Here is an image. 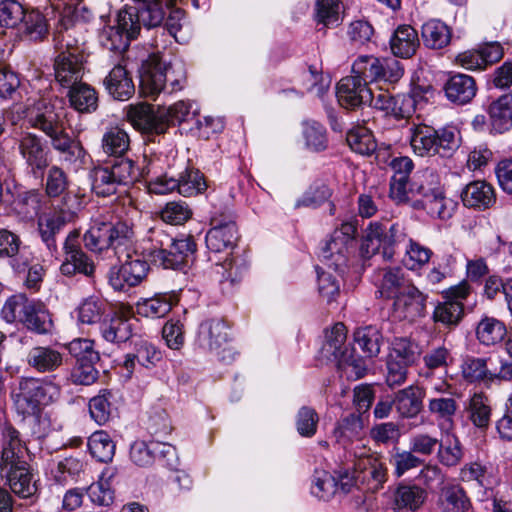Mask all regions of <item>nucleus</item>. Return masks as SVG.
<instances>
[{"mask_svg":"<svg viewBox=\"0 0 512 512\" xmlns=\"http://www.w3.org/2000/svg\"><path fill=\"white\" fill-rule=\"evenodd\" d=\"M152 261L164 269L179 270L193 260L196 244L191 236L174 239L163 231L155 232Z\"/></svg>","mask_w":512,"mask_h":512,"instance_id":"6","label":"nucleus"},{"mask_svg":"<svg viewBox=\"0 0 512 512\" xmlns=\"http://www.w3.org/2000/svg\"><path fill=\"white\" fill-rule=\"evenodd\" d=\"M468 417L478 428H486L490 423L491 407L489 399L482 393H475L468 402Z\"/></svg>","mask_w":512,"mask_h":512,"instance_id":"49","label":"nucleus"},{"mask_svg":"<svg viewBox=\"0 0 512 512\" xmlns=\"http://www.w3.org/2000/svg\"><path fill=\"white\" fill-rule=\"evenodd\" d=\"M387 226L384 223L370 222L365 229L361 244V254L365 258L381 254L384 258V241H386Z\"/></svg>","mask_w":512,"mask_h":512,"instance_id":"36","label":"nucleus"},{"mask_svg":"<svg viewBox=\"0 0 512 512\" xmlns=\"http://www.w3.org/2000/svg\"><path fill=\"white\" fill-rule=\"evenodd\" d=\"M444 91L449 101L464 105L475 97L477 86L473 77L458 73L448 78Z\"/></svg>","mask_w":512,"mask_h":512,"instance_id":"23","label":"nucleus"},{"mask_svg":"<svg viewBox=\"0 0 512 512\" xmlns=\"http://www.w3.org/2000/svg\"><path fill=\"white\" fill-rule=\"evenodd\" d=\"M197 343L203 350L214 353L224 363L234 360L236 351L229 343L228 326L222 319L213 318L201 322Z\"/></svg>","mask_w":512,"mask_h":512,"instance_id":"9","label":"nucleus"},{"mask_svg":"<svg viewBox=\"0 0 512 512\" xmlns=\"http://www.w3.org/2000/svg\"><path fill=\"white\" fill-rule=\"evenodd\" d=\"M338 491V482L334 475L325 470H315L312 478L311 493L320 500L328 501Z\"/></svg>","mask_w":512,"mask_h":512,"instance_id":"52","label":"nucleus"},{"mask_svg":"<svg viewBox=\"0 0 512 512\" xmlns=\"http://www.w3.org/2000/svg\"><path fill=\"white\" fill-rule=\"evenodd\" d=\"M462 373L470 382L498 380L497 373H492L488 369V361L483 358H467L462 365Z\"/></svg>","mask_w":512,"mask_h":512,"instance_id":"54","label":"nucleus"},{"mask_svg":"<svg viewBox=\"0 0 512 512\" xmlns=\"http://www.w3.org/2000/svg\"><path fill=\"white\" fill-rule=\"evenodd\" d=\"M426 296L413 284L394 298V312L401 319L414 321L426 311Z\"/></svg>","mask_w":512,"mask_h":512,"instance_id":"18","label":"nucleus"},{"mask_svg":"<svg viewBox=\"0 0 512 512\" xmlns=\"http://www.w3.org/2000/svg\"><path fill=\"white\" fill-rule=\"evenodd\" d=\"M68 98L71 106L81 113H92L98 107V96L95 89L83 82L69 88Z\"/></svg>","mask_w":512,"mask_h":512,"instance_id":"39","label":"nucleus"},{"mask_svg":"<svg viewBox=\"0 0 512 512\" xmlns=\"http://www.w3.org/2000/svg\"><path fill=\"white\" fill-rule=\"evenodd\" d=\"M210 225L205 238L207 248L214 253L232 250L239 238L233 213L229 209L214 212Z\"/></svg>","mask_w":512,"mask_h":512,"instance_id":"10","label":"nucleus"},{"mask_svg":"<svg viewBox=\"0 0 512 512\" xmlns=\"http://www.w3.org/2000/svg\"><path fill=\"white\" fill-rule=\"evenodd\" d=\"M382 334L376 326H365L356 329L354 341L366 357H376L380 353Z\"/></svg>","mask_w":512,"mask_h":512,"instance_id":"46","label":"nucleus"},{"mask_svg":"<svg viewBox=\"0 0 512 512\" xmlns=\"http://www.w3.org/2000/svg\"><path fill=\"white\" fill-rule=\"evenodd\" d=\"M378 292L384 298H396L411 283L399 267L381 269L377 274Z\"/></svg>","mask_w":512,"mask_h":512,"instance_id":"27","label":"nucleus"},{"mask_svg":"<svg viewBox=\"0 0 512 512\" xmlns=\"http://www.w3.org/2000/svg\"><path fill=\"white\" fill-rule=\"evenodd\" d=\"M420 356V348L417 343L407 338H396L392 343V351L389 358L412 365Z\"/></svg>","mask_w":512,"mask_h":512,"instance_id":"61","label":"nucleus"},{"mask_svg":"<svg viewBox=\"0 0 512 512\" xmlns=\"http://www.w3.org/2000/svg\"><path fill=\"white\" fill-rule=\"evenodd\" d=\"M418 46L417 31L410 25H400L390 39L391 51L397 57H411L415 54Z\"/></svg>","mask_w":512,"mask_h":512,"instance_id":"33","label":"nucleus"},{"mask_svg":"<svg viewBox=\"0 0 512 512\" xmlns=\"http://www.w3.org/2000/svg\"><path fill=\"white\" fill-rule=\"evenodd\" d=\"M359 481L366 483L370 490L376 491L387 481L388 471L381 457L363 458L354 463Z\"/></svg>","mask_w":512,"mask_h":512,"instance_id":"21","label":"nucleus"},{"mask_svg":"<svg viewBox=\"0 0 512 512\" xmlns=\"http://www.w3.org/2000/svg\"><path fill=\"white\" fill-rule=\"evenodd\" d=\"M361 431L362 423L360 418L351 414L338 423L334 429V437L344 449H348L356 441H360Z\"/></svg>","mask_w":512,"mask_h":512,"instance_id":"45","label":"nucleus"},{"mask_svg":"<svg viewBox=\"0 0 512 512\" xmlns=\"http://www.w3.org/2000/svg\"><path fill=\"white\" fill-rule=\"evenodd\" d=\"M353 76L367 83L368 86L377 83L392 84L404 74V70L395 58L379 59L374 56H359L352 66Z\"/></svg>","mask_w":512,"mask_h":512,"instance_id":"8","label":"nucleus"},{"mask_svg":"<svg viewBox=\"0 0 512 512\" xmlns=\"http://www.w3.org/2000/svg\"><path fill=\"white\" fill-rule=\"evenodd\" d=\"M424 391L418 386H408L399 390L393 400L396 411L404 418L417 416L423 407Z\"/></svg>","mask_w":512,"mask_h":512,"instance_id":"29","label":"nucleus"},{"mask_svg":"<svg viewBox=\"0 0 512 512\" xmlns=\"http://www.w3.org/2000/svg\"><path fill=\"white\" fill-rule=\"evenodd\" d=\"M140 89L145 96L154 98L162 91L180 90L186 79L181 61H167L159 53L150 54L139 69Z\"/></svg>","mask_w":512,"mask_h":512,"instance_id":"3","label":"nucleus"},{"mask_svg":"<svg viewBox=\"0 0 512 512\" xmlns=\"http://www.w3.org/2000/svg\"><path fill=\"white\" fill-rule=\"evenodd\" d=\"M126 253V260L123 264L124 274L128 277L129 287L140 284L147 276L149 264L140 255H131L129 250Z\"/></svg>","mask_w":512,"mask_h":512,"instance_id":"58","label":"nucleus"},{"mask_svg":"<svg viewBox=\"0 0 512 512\" xmlns=\"http://www.w3.org/2000/svg\"><path fill=\"white\" fill-rule=\"evenodd\" d=\"M161 359V353L156 347L144 340L135 344V352L126 355L124 368L127 371V377H130L135 369L136 363L142 367H150Z\"/></svg>","mask_w":512,"mask_h":512,"instance_id":"35","label":"nucleus"},{"mask_svg":"<svg viewBox=\"0 0 512 512\" xmlns=\"http://www.w3.org/2000/svg\"><path fill=\"white\" fill-rule=\"evenodd\" d=\"M470 291L471 287L467 281H462L444 291L445 301L435 307L434 321L449 328L457 326L464 316L463 300L469 296Z\"/></svg>","mask_w":512,"mask_h":512,"instance_id":"11","label":"nucleus"},{"mask_svg":"<svg viewBox=\"0 0 512 512\" xmlns=\"http://www.w3.org/2000/svg\"><path fill=\"white\" fill-rule=\"evenodd\" d=\"M62 117V109H56L54 105L45 103L30 116L29 122L32 127L44 132L52 143L54 139L66 133Z\"/></svg>","mask_w":512,"mask_h":512,"instance_id":"19","label":"nucleus"},{"mask_svg":"<svg viewBox=\"0 0 512 512\" xmlns=\"http://www.w3.org/2000/svg\"><path fill=\"white\" fill-rule=\"evenodd\" d=\"M103 83L109 95L116 100L126 101L135 91L132 78L121 64L114 66L105 77Z\"/></svg>","mask_w":512,"mask_h":512,"instance_id":"24","label":"nucleus"},{"mask_svg":"<svg viewBox=\"0 0 512 512\" xmlns=\"http://www.w3.org/2000/svg\"><path fill=\"white\" fill-rule=\"evenodd\" d=\"M135 7L121 9L113 25L104 26L99 33L100 44L113 52L123 53L129 47L130 41L139 34Z\"/></svg>","mask_w":512,"mask_h":512,"instance_id":"7","label":"nucleus"},{"mask_svg":"<svg viewBox=\"0 0 512 512\" xmlns=\"http://www.w3.org/2000/svg\"><path fill=\"white\" fill-rule=\"evenodd\" d=\"M346 334V327L343 323H336L330 330H327L320 350L322 358L328 361L343 359L344 355L348 353L345 346Z\"/></svg>","mask_w":512,"mask_h":512,"instance_id":"30","label":"nucleus"},{"mask_svg":"<svg viewBox=\"0 0 512 512\" xmlns=\"http://www.w3.org/2000/svg\"><path fill=\"white\" fill-rule=\"evenodd\" d=\"M350 245L332 233L321 247L320 256L328 268L342 272L347 265Z\"/></svg>","mask_w":512,"mask_h":512,"instance_id":"31","label":"nucleus"},{"mask_svg":"<svg viewBox=\"0 0 512 512\" xmlns=\"http://www.w3.org/2000/svg\"><path fill=\"white\" fill-rule=\"evenodd\" d=\"M465 206L485 209L495 202L493 187L485 181H474L469 183L461 194Z\"/></svg>","mask_w":512,"mask_h":512,"instance_id":"34","label":"nucleus"},{"mask_svg":"<svg viewBox=\"0 0 512 512\" xmlns=\"http://www.w3.org/2000/svg\"><path fill=\"white\" fill-rule=\"evenodd\" d=\"M336 95L341 106L355 109L367 105L373 99V88L361 79L351 75L344 77L337 85Z\"/></svg>","mask_w":512,"mask_h":512,"instance_id":"15","label":"nucleus"},{"mask_svg":"<svg viewBox=\"0 0 512 512\" xmlns=\"http://www.w3.org/2000/svg\"><path fill=\"white\" fill-rule=\"evenodd\" d=\"M52 147L62 154L63 160L68 164L83 163L85 150L79 142L74 141L67 133L54 139Z\"/></svg>","mask_w":512,"mask_h":512,"instance_id":"51","label":"nucleus"},{"mask_svg":"<svg viewBox=\"0 0 512 512\" xmlns=\"http://www.w3.org/2000/svg\"><path fill=\"white\" fill-rule=\"evenodd\" d=\"M84 55L78 50L67 53H58L54 61V75L56 81L63 87L71 88L81 82L83 77Z\"/></svg>","mask_w":512,"mask_h":512,"instance_id":"17","label":"nucleus"},{"mask_svg":"<svg viewBox=\"0 0 512 512\" xmlns=\"http://www.w3.org/2000/svg\"><path fill=\"white\" fill-rule=\"evenodd\" d=\"M176 182L179 183L176 187L177 191L185 197L201 193L207 187L203 175L200 171L194 169H186L180 174L179 178L176 179Z\"/></svg>","mask_w":512,"mask_h":512,"instance_id":"57","label":"nucleus"},{"mask_svg":"<svg viewBox=\"0 0 512 512\" xmlns=\"http://www.w3.org/2000/svg\"><path fill=\"white\" fill-rule=\"evenodd\" d=\"M507 330L503 322L494 318L485 316L476 327V337L484 345H494L499 343L506 336Z\"/></svg>","mask_w":512,"mask_h":512,"instance_id":"43","label":"nucleus"},{"mask_svg":"<svg viewBox=\"0 0 512 512\" xmlns=\"http://www.w3.org/2000/svg\"><path fill=\"white\" fill-rule=\"evenodd\" d=\"M33 300H29L24 294H15L9 297L1 310L2 318L7 323L21 322Z\"/></svg>","mask_w":512,"mask_h":512,"instance_id":"55","label":"nucleus"},{"mask_svg":"<svg viewBox=\"0 0 512 512\" xmlns=\"http://www.w3.org/2000/svg\"><path fill=\"white\" fill-rule=\"evenodd\" d=\"M443 190L441 185L440 175L433 171L426 169L417 173L410 184V192L421 195L426 198L428 195L436 194Z\"/></svg>","mask_w":512,"mask_h":512,"instance_id":"48","label":"nucleus"},{"mask_svg":"<svg viewBox=\"0 0 512 512\" xmlns=\"http://www.w3.org/2000/svg\"><path fill=\"white\" fill-rule=\"evenodd\" d=\"M177 298L173 294H157L152 298L139 300L136 311L147 318H161L170 312Z\"/></svg>","mask_w":512,"mask_h":512,"instance_id":"38","label":"nucleus"},{"mask_svg":"<svg viewBox=\"0 0 512 512\" xmlns=\"http://www.w3.org/2000/svg\"><path fill=\"white\" fill-rule=\"evenodd\" d=\"M492 129L503 133L512 128V92L501 95L488 109Z\"/></svg>","mask_w":512,"mask_h":512,"instance_id":"32","label":"nucleus"},{"mask_svg":"<svg viewBox=\"0 0 512 512\" xmlns=\"http://www.w3.org/2000/svg\"><path fill=\"white\" fill-rule=\"evenodd\" d=\"M425 497V491L418 486H400L395 492V505L399 509L415 510L424 503Z\"/></svg>","mask_w":512,"mask_h":512,"instance_id":"62","label":"nucleus"},{"mask_svg":"<svg viewBox=\"0 0 512 512\" xmlns=\"http://www.w3.org/2000/svg\"><path fill=\"white\" fill-rule=\"evenodd\" d=\"M469 508L470 501L462 487L452 485L445 489L443 501L444 512H467Z\"/></svg>","mask_w":512,"mask_h":512,"instance_id":"64","label":"nucleus"},{"mask_svg":"<svg viewBox=\"0 0 512 512\" xmlns=\"http://www.w3.org/2000/svg\"><path fill=\"white\" fill-rule=\"evenodd\" d=\"M459 130L454 126L434 129L431 126L419 125L412 132L410 143L413 151L421 156H451L460 146Z\"/></svg>","mask_w":512,"mask_h":512,"instance_id":"5","label":"nucleus"},{"mask_svg":"<svg viewBox=\"0 0 512 512\" xmlns=\"http://www.w3.org/2000/svg\"><path fill=\"white\" fill-rule=\"evenodd\" d=\"M152 170V162L140 168L128 158L116 159L111 164L97 166L91 171L92 188L96 194L109 196L120 186H130L147 177Z\"/></svg>","mask_w":512,"mask_h":512,"instance_id":"4","label":"nucleus"},{"mask_svg":"<svg viewBox=\"0 0 512 512\" xmlns=\"http://www.w3.org/2000/svg\"><path fill=\"white\" fill-rule=\"evenodd\" d=\"M303 137L306 147L312 151L320 152L327 148L326 129L316 121H307L303 124Z\"/></svg>","mask_w":512,"mask_h":512,"instance_id":"60","label":"nucleus"},{"mask_svg":"<svg viewBox=\"0 0 512 512\" xmlns=\"http://www.w3.org/2000/svg\"><path fill=\"white\" fill-rule=\"evenodd\" d=\"M440 445L439 433L436 429L431 431H417L410 436L409 449L415 454L430 456Z\"/></svg>","mask_w":512,"mask_h":512,"instance_id":"53","label":"nucleus"},{"mask_svg":"<svg viewBox=\"0 0 512 512\" xmlns=\"http://www.w3.org/2000/svg\"><path fill=\"white\" fill-rule=\"evenodd\" d=\"M421 38L426 48L440 50L450 44L452 29L440 19H429L421 27Z\"/></svg>","mask_w":512,"mask_h":512,"instance_id":"26","label":"nucleus"},{"mask_svg":"<svg viewBox=\"0 0 512 512\" xmlns=\"http://www.w3.org/2000/svg\"><path fill=\"white\" fill-rule=\"evenodd\" d=\"M106 310L104 301L97 297L86 298L78 307V320L82 324L99 323Z\"/></svg>","mask_w":512,"mask_h":512,"instance_id":"63","label":"nucleus"},{"mask_svg":"<svg viewBox=\"0 0 512 512\" xmlns=\"http://www.w3.org/2000/svg\"><path fill=\"white\" fill-rule=\"evenodd\" d=\"M71 10L68 9L59 20V27L55 36V47L59 53L72 52L78 50L83 54V37L77 38L76 34L82 30V25L76 24L70 17Z\"/></svg>","mask_w":512,"mask_h":512,"instance_id":"20","label":"nucleus"},{"mask_svg":"<svg viewBox=\"0 0 512 512\" xmlns=\"http://www.w3.org/2000/svg\"><path fill=\"white\" fill-rule=\"evenodd\" d=\"M135 240L132 224L120 219L113 221L104 215L94 218L83 236L88 250L96 253L106 251L112 253L118 260L121 259L124 251L133 247Z\"/></svg>","mask_w":512,"mask_h":512,"instance_id":"2","label":"nucleus"},{"mask_svg":"<svg viewBox=\"0 0 512 512\" xmlns=\"http://www.w3.org/2000/svg\"><path fill=\"white\" fill-rule=\"evenodd\" d=\"M18 150L31 173L42 175L48 167V151L40 137L32 133H25L18 140Z\"/></svg>","mask_w":512,"mask_h":512,"instance_id":"16","label":"nucleus"},{"mask_svg":"<svg viewBox=\"0 0 512 512\" xmlns=\"http://www.w3.org/2000/svg\"><path fill=\"white\" fill-rule=\"evenodd\" d=\"M91 455L100 462H109L115 454V444L103 430L94 432L88 440Z\"/></svg>","mask_w":512,"mask_h":512,"instance_id":"50","label":"nucleus"},{"mask_svg":"<svg viewBox=\"0 0 512 512\" xmlns=\"http://www.w3.org/2000/svg\"><path fill=\"white\" fill-rule=\"evenodd\" d=\"M63 359V354L50 346L33 347L27 354L28 365L40 373L55 371Z\"/></svg>","mask_w":512,"mask_h":512,"instance_id":"28","label":"nucleus"},{"mask_svg":"<svg viewBox=\"0 0 512 512\" xmlns=\"http://www.w3.org/2000/svg\"><path fill=\"white\" fill-rule=\"evenodd\" d=\"M144 4V7L140 10L135 8V18L137 19L139 30L141 29V24L148 28L161 25L165 17L161 0L145 2Z\"/></svg>","mask_w":512,"mask_h":512,"instance_id":"59","label":"nucleus"},{"mask_svg":"<svg viewBox=\"0 0 512 512\" xmlns=\"http://www.w3.org/2000/svg\"><path fill=\"white\" fill-rule=\"evenodd\" d=\"M433 252L428 247L421 245L419 242L414 241L412 238L406 243L405 255L403 258L404 265L410 270H417L426 265Z\"/></svg>","mask_w":512,"mask_h":512,"instance_id":"56","label":"nucleus"},{"mask_svg":"<svg viewBox=\"0 0 512 512\" xmlns=\"http://www.w3.org/2000/svg\"><path fill=\"white\" fill-rule=\"evenodd\" d=\"M129 145L127 132L119 126L108 128L102 136L101 147L106 155L120 157L128 151Z\"/></svg>","mask_w":512,"mask_h":512,"instance_id":"41","label":"nucleus"},{"mask_svg":"<svg viewBox=\"0 0 512 512\" xmlns=\"http://www.w3.org/2000/svg\"><path fill=\"white\" fill-rule=\"evenodd\" d=\"M420 203L431 217L441 220L451 218L456 206L452 199L445 196L444 190L422 198Z\"/></svg>","mask_w":512,"mask_h":512,"instance_id":"42","label":"nucleus"},{"mask_svg":"<svg viewBox=\"0 0 512 512\" xmlns=\"http://www.w3.org/2000/svg\"><path fill=\"white\" fill-rule=\"evenodd\" d=\"M130 121L146 132L162 134L167 130V121L162 114L155 113L153 107L148 104L130 106L128 111Z\"/></svg>","mask_w":512,"mask_h":512,"instance_id":"22","label":"nucleus"},{"mask_svg":"<svg viewBox=\"0 0 512 512\" xmlns=\"http://www.w3.org/2000/svg\"><path fill=\"white\" fill-rule=\"evenodd\" d=\"M40 8L35 6L31 11H26L20 23L22 33L33 41L41 40L48 34V25L45 17L39 11Z\"/></svg>","mask_w":512,"mask_h":512,"instance_id":"47","label":"nucleus"},{"mask_svg":"<svg viewBox=\"0 0 512 512\" xmlns=\"http://www.w3.org/2000/svg\"><path fill=\"white\" fill-rule=\"evenodd\" d=\"M65 225V219L60 213L44 214L38 219V230L42 241L52 253H57L55 236Z\"/></svg>","mask_w":512,"mask_h":512,"instance_id":"40","label":"nucleus"},{"mask_svg":"<svg viewBox=\"0 0 512 512\" xmlns=\"http://www.w3.org/2000/svg\"><path fill=\"white\" fill-rule=\"evenodd\" d=\"M172 450L173 447L166 443L137 440L130 447V459L136 465L145 467L153 464L157 457H165Z\"/></svg>","mask_w":512,"mask_h":512,"instance_id":"25","label":"nucleus"},{"mask_svg":"<svg viewBox=\"0 0 512 512\" xmlns=\"http://www.w3.org/2000/svg\"><path fill=\"white\" fill-rule=\"evenodd\" d=\"M16 390L40 405L48 404L59 393L54 385L36 378H22Z\"/></svg>","mask_w":512,"mask_h":512,"instance_id":"37","label":"nucleus"},{"mask_svg":"<svg viewBox=\"0 0 512 512\" xmlns=\"http://www.w3.org/2000/svg\"><path fill=\"white\" fill-rule=\"evenodd\" d=\"M367 104L396 119L409 118L415 111V99L411 95L402 94L394 97L383 86L373 89V99Z\"/></svg>","mask_w":512,"mask_h":512,"instance_id":"13","label":"nucleus"},{"mask_svg":"<svg viewBox=\"0 0 512 512\" xmlns=\"http://www.w3.org/2000/svg\"><path fill=\"white\" fill-rule=\"evenodd\" d=\"M137 323L131 308L122 307L109 320L100 323L102 338L110 343H123L130 339Z\"/></svg>","mask_w":512,"mask_h":512,"instance_id":"14","label":"nucleus"},{"mask_svg":"<svg viewBox=\"0 0 512 512\" xmlns=\"http://www.w3.org/2000/svg\"><path fill=\"white\" fill-rule=\"evenodd\" d=\"M22 324L38 334H46L52 328V320L48 310L43 303L36 301H33L29 306Z\"/></svg>","mask_w":512,"mask_h":512,"instance_id":"44","label":"nucleus"},{"mask_svg":"<svg viewBox=\"0 0 512 512\" xmlns=\"http://www.w3.org/2000/svg\"><path fill=\"white\" fill-rule=\"evenodd\" d=\"M3 442L0 458L2 478L19 498L33 497L37 492V486L28 464V450L20 440L19 432L11 426L5 427Z\"/></svg>","mask_w":512,"mask_h":512,"instance_id":"1","label":"nucleus"},{"mask_svg":"<svg viewBox=\"0 0 512 512\" xmlns=\"http://www.w3.org/2000/svg\"><path fill=\"white\" fill-rule=\"evenodd\" d=\"M79 237L80 232L73 230L65 239L63 245L65 259L60 266V271L64 276L70 277L80 273L90 277L94 274V263L81 249Z\"/></svg>","mask_w":512,"mask_h":512,"instance_id":"12","label":"nucleus"}]
</instances>
